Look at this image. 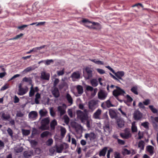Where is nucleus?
I'll list each match as a JSON object with an SVG mask.
<instances>
[{"label": "nucleus", "mask_w": 158, "mask_h": 158, "mask_svg": "<svg viewBox=\"0 0 158 158\" xmlns=\"http://www.w3.org/2000/svg\"><path fill=\"white\" fill-rule=\"evenodd\" d=\"M24 82H26L28 83V86H31L30 89H38V87H35V88H33V85L32 84V81L31 77H24L21 83L19 84V89H24L22 88V86Z\"/></svg>", "instance_id": "1"}, {"label": "nucleus", "mask_w": 158, "mask_h": 158, "mask_svg": "<svg viewBox=\"0 0 158 158\" xmlns=\"http://www.w3.org/2000/svg\"><path fill=\"white\" fill-rule=\"evenodd\" d=\"M76 114L77 118L81 120V123H84L87 119V114L81 110H77Z\"/></svg>", "instance_id": "2"}, {"label": "nucleus", "mask_w": 158, "mask_h": 158, "mask_svg": "<svg viewBox=\"0 0 158 158\" xmlns=\"http://www.w3.org/2000/svg\"><path fill=\"white\" fill-rule=\"evenodd\" d=\"M83 76L86 79H89L92 77V70L90 68L87 67L83 71Z\"/></svg>", "instance_id": "3"}, {"label": "nucleus", "mask_w": 158, "mask_h": 158, "mask_svg": "<svg viewBox=\"0 0 158 158\" xmlns=\"http://www.w3.org/2000/svg\"><path fill=\"white\" fill-rule=\"evenodd\" d=\"M66 77L62 78L59 83L58 85V89H68L69 85L67 82L65 81L67 80Z\"/></svg>", "instance_id": "4"}, {"label": "nucleus", "mask_w": 158, "mask_h": 158, "mask_svg": "<svg viewBox=\"0 0 158 158\" xmlns=\"http://www.w3.org/2000/svg\"><path fill=\"white\" fill-rule=\"evenodd\" d=\"M50 122L48 118H44L41 121V126L40 128L43 130H48L49 127L48 125L49 124Z\"/></svg>", "instance_id": "5"}, {"label": "nucleus", "mask_w": 158, "mask_h": 158, "mask_svg": "<svg viewBox=\"0 0 158 158\" xmlns=\"http://www.w3.org/2000/svg\"><path fill=\"white\" fill-rule=\"evenodd\" d=\"M113 95L118 99V96L120 95H125L126 94L125 91L123 90V89H114L113 92Z\"/></svg>", "instance_id": "6"}, {"label": "nucleus", "mask_w": 158, "mask_h": 158, "mask_svg": "<svg viewBox=\"0 0 158 158\" xmlns=\"http://www.w3.org/2000/svg\"><path fill=\"white\" fill-rule=\"evenodd\" d=\"M98 98L102 100H105L107 95V92L103 89H100L98 93Z\"/></svg>", "instance_id": "7"}, {"label": "nucleus", "mask_w": 158, "mask_h": 158, "mask_svg": "<svg viewBox=\"0 0 158 158\" xmlns=\"http://www.w3.org/2000/svg\"><path fill=\"white\" fill-rule=\"evenodd\" d=\"M120 135L123 139H127L131 137V135L130 130L128 128L125 129L124 130V133H121Z\"/></svg>", "instance_id": "8"}, {"label": "nucleus", "mask_w": 158, "mask_h": 158, "mask_svg": "<svg viewBox=\"0 0 158 158\" xmlns=\"http://www.w3.org/2000/svg\"><path fill=\"white\" fill-rule=\"evenodd\" d=\"M98 101L92 100L89 102V109L94 110L98 106Z\"/></svg>", "instance_id": "9"}, {"label": "nucleus", "mask_w": 158, "mask_h": 158, "mask_svg": "<svg viewBox=\"0 0 158 158\" xmlns=\"http://www.w3.org/2000/svg\"><path fill=\"white\" fill-rule=\"evenodd\" d=\"M102 111L101 110L98 109L94 113L92 117L96 119L101 120L103 119V118L101 117Z\"/></svg>", "instance_id": "10"}, {"label": "nucleus", "mask_w": 158, "mask_h": 158, "mask_svg": "<svg viewBox=\"0 0 158 158\" xmlns=\"http://www.w3.org/2000/svg\"><path fill=\"white\" fill-rule=\"evenodd\" d=\"M119 79H120L121 81H119L121 83L124 84V81L122 77L124 75V73L123 71H119L117 72H115L114 73Z\"/></svg>", "instance_id": "11"}, {"label": "nucleus", "mask_w": 158, "mask_h": 158, "mask_svg": "<svg viewBox=\"0 0 158 158\" xmlns=\"http://www.w3.org/2000/svg\"><path fill=\"white\" fill-rule=\"evenodd\" d=\"M92 25L90 26H88L89 27L95 30H100L101 28V24L97 22H92Z\"/></svg>", "instance_id": "12"}, {"label": "nucleus", "mask_w": 158, "mask_h": 158, "mask_svg": "<svg viewBox=\"0 0 158 158\" xmlns=\"http://www.w3.org/2000/svg\"><path fill=\"white\" fill-rule=\"evenodd\" d=\"M28 116L29 118L31 119L35 120L37 117L38 113L36 111H31L28 114Z\"/></svg>", "instance_id": "13"}, {"label": "nucleus", "mask_w": 158, "mask_h": 158, "mask_svg": "<svg viewBox=\"0 0 158 158\" xmlns=\"http://www.w3.org/2000/svg\"><path fill=\"white\" fill-rule=\"evenodd\" d=\"M71 77L73 81H76L77 79L80 78V74L78 72H74L71 75Z\"/></svg>", "instance_id": "14"}, {"label": "nucleus", "mask_w": 158, "mask_h": 158, "mask_svg": "<svg viewBox=\"0 0 158 158\" xmlns=\"http://www.w3.org/2000/svg\"><path fill=\"white\" fill-rule=\"evenodd\" d=\"M142 114L139 111H136L134 114V117L135 120H139L142 118Z\"/></svg>", "instance_id": "15"}, {"label": "nucleus", "mask_w": 158, "mask_h": 158, "mask_svg": "<svg viewBox=\"0 0 158 158\" xmlns=\"http://www.w3.org/2000/svg\"><path fill=\"white\" fill-rule=\"evenodd\" d=\"M2 114L1 118L4 121L8 120L10 118V115L9 114H6L4 111L1 112Z\"/></svg>", "instance_id": "16"}, {"label": "nucleus", "mask_w": 158, "mask_h": 158, "mask_svg": "<svg viewBox=\"0 0 158 158\" xmlns=\"http://www.w3.org/2000/svg\"><path fill=\"white\" fill-rule=\"evenodd\" d=\"M86 93L91 94V96L94 97L96 94L97 89H85Z\"/></svg>", "instance_id": "17"}, {"label": "nucleus", "mask_w": 158, "mask_h": 158, "mask_svg": "<svg viewBox=\"0 0 158 158\" xmlns=\"http://www.w3.org/2000/svg\"><path fill=\"white\" fill-rule=\"evenodd\" d=\"M39 113L40 116V118L46 116L48 115V112L45 109H41L39 111Z\"/></svg>", "instance_id": "18"}, {"label": "nucleus", "mask_w": 158, "mask_h": 158, "mask_svg": "<svg viewBox=\"0 0 158 158\" xmlns=\"http://www.w3.org/2000/svg\"><path fill=\"white\" fill-rule=\"evenodd\" d=\"M109 114L111 118H114L117 117V114L115 111L112 110L110 109L109 112Z\"/></svg>", "instance_id": "19"}, {"label": "nucleus", "mask_w": 158, "mask_h": 158, "mask_svg": "<svg viewBox=\"0 0 158 158\" xmlns=\"http://www.w3.org/2000/svg\"><path fill=\"white\" fill-rule=\"evenodd\" d=\"M41 78L43 80H48L49 79L50 74L43 72L41 73Z\"/></svg>", "instance_id": "20"}, {"label": "nucleus", "mask_w": 158, "mask_h": 158, "mask_svg": "<svg viewBox=\"0 0 158 158\" xmlns=\"http://www.w3.org/2000/svg\"><path fill=\"white\" fill-rule=\"evenodd\" d=\"M57 110L60 113V116L64 115L65 113V111L64 107L62 106H59L57 107Z\"/></svg>", "instance_id": "21"}, {"label": "nucleus", "mask_w": 158, "mask_h": 158, "mask_svg": "<svg viewBox=\"0 0 158 158\" xmlns=\"http://www.w3.org/2000/svg\"><path fill=\"white\" fill-rule=\"evenodd\" d=\"M107 149V147H105L101 150L99 153V156H105L106 153Z\"/></svg>", "instance_id": "22"}, {"label": "nucleus", "mask_w": 158, "mask_h": 158, "mask_svg": "<svg viewBox=\"0 0 158 158\" xmlns=\"http://www.w3.org/2000/svg\"><path fill=\"white\" fill-rule=\"evenodd\" d=\"M59 79L55 78L53 81V87L54 89H58V85L60 83Z\"/></svg>", "instance_id": "23"}, {"label": "nucleus", "mask_w": 158, "mask_h": 158, "mask_svg": "<svg viewBox=\"0 0 158 158\" xmlns=\"http://www.w3.org/2000/svg\"><path fill=\"white\" fill-rule=\"evenodd\" d=\"M57 125V122L55 119L52 120L50 123V127L51 130H54L55 129V127Z\"/></svg>", "instance_id": "24"}, {"label": "nucleus", "mask_w": 158, "mask_h": 158, "mask_svg": "<svg viewBox=\"0 0 158 158\" xmlns=\"http://www.w3.org/2000/svg\"><path fill=\"white\" fill-rule=\"evenodd\" d=\"M144 142L143 140H141L139 142L138 144V147L140 148L141 151L144 149Z\"/></svg>", "instance_id": "25"}, {"label": "nucleus", "mask_w": 158, "mask_h": 158, "mask_svg": "<svg viewBox=\"0 0 158 158\" xmlns=\"http://www.w3.org/2000/svg\"><path fill=\"white\" fill-rule=\"evenodd\" d=\"M56 152L58 153H60L64 148V145L63 144H61L56 146Z\"/></svg>", "instance_id": "26"}, {"label": "nucleus", "mask_w": 158, "mask_h": 158, "mask_svg": "<svg viewBox=\"0 0 158 158\" xmlns=\"http://www.w3.org/2000/svg\"><path fill=\"white\" fill-rule=\"evenodd\" d=\"M146 148L147 151L152 155L153 154L154 147L151 145H148L147 146Z\"/></svg>", "instance_id": "27"}, {"label": "nucleus", "mask_w": 158, "mask_h": 158, "mask_svg": "<svg viewBox=\"0 0 158 158\" xmlns=\"http://www.w3.org/2000/svg\"><path fill=\"white\" fill-rule=\"evenodd\" d=\"M52 93L54 96L56 98H58L60 96V93L59 89H53Z\"/></svg>", "instance_id": "28"}, {"label": "nucleus", "mask_w": 158, "mask_h": 158, "mask_svg": "<svg viewBox=\"0 0 158 158\" xmlns=\"http://www.w3.org/2000/svg\"><path fill=\"white\" fill-rule=\"evenodd\" d=\"M28 89H18L17 94L19 95H23L26 94Z\"/></svg>", "instance_id": "29"}, {"label": "nucleus", "mask_w": 158, "mask_h": 158, "mask_svg": "<svg viewBox=\"0 0 158 158\" xmlns=\"http://www.w3.org/2000/svg\"><path fill=\"white\" fill-rule=\"evenodd\" d=\"M66 98L67 99V100L68 101V102L70 104V105H71L73 104V99L71 96H70V95L69 94H66Z\"/></svg>", "instance_id": "30"}, {"label": "nucleus", "mask_w": 158, "mask_h": 158, "mask_svg": "<svg viewBox=\"0 0 158 158\" xmlns=\"http://www.w3.org/2000/svg\"><path fill=\"white\" fill-rule=\"evenodd\" d=\"M51 134V133L48 131H46L42 132L40 135V137L42 138L47 137L48 135Z\"/></svg>", "instance_id": "31"}, {"label": "nucleus", "mask_w": 158, "mask_h": 158, "mask_svg": "<svg viewBox=\"0 0 158 158\" xmlns=\"http://www.w3.org/2000/svg\"><path fill=\"white\" fill-rule=\"evenodd\" d=\"M90 60L94 63L99 65H104L103 61L100 60H97L96 59H90Z\"/></svg>", "instance_id": "32"}, {"label": "nucleus", "mask_w": 158, "mask_h": 158, "mask_svg": "<svg viewBox=\"0 0 158 158\" xmlns=\"http://www.w3.org/2000/svg\"><path fill=\"white\" fill-rule=\"evenodd\" d=\"M117 124L118 127L121 128L124 125V121L122 119H119L117 121Z\"/></svg>", "instance_id": "33"}, {"label": "nucleus", "mask_w": 158, "mask_h": 158, "mask_svg": "<svg viewBox=\"0 0 158 158\" xmlns=\"http://www.w3.org/2000/svg\"><path fill=\"white\" fill-rule=\"evenodd\" d=\"M131 130L132 132H135L137 131V127L135 122L132 123Z\"/></svg>", "instance_id": "34"}, {"label": "nucleus", "mask_w": 158, "mask_h": 158, "mask_svg": "<svg viewBox=\"0 0 158 158\" xmlns=\"http://www.w3.org/2000/svg\"><path fill=\"white\" fill-rule=\"evenodd\" d=\"M23 156L25 158H29L31 156V154L29 151H25L23 153Z\"/></svg>", "instance_id": "35"}, {"label": "nucleus", "mask_w": 158, "mask_h": 158, "mask_svg": "<svg viewBox=\"0 0 158 158\" xmlns=\"http://www.w3.org/2000/svg\"><path fill=\"white\" fill-rule=\"evenodd\" d=\"M104 131L107 133L108 134H109L110 133V127L108 125H106L104 127Z\"/></svg>", "instance_id": "36"}, {"label": "nucleus", "mask_w": 158, "mask_h": 158, "mask_svg": "<svg viewBox=\"0 0 158 158\" xmlns=\"http://www.w3.org/2000/svg\"><path fill=\"white\" fill-rule=\"evenodd\" d=\"M91 83L92 85L94 86H96L98 84V81L96 79H93L91 81Z\"/></svg>", "instance_id": "37"}, {"label": "nucleus", "mask_w": 158, "mask_h": 158, "mask_svg": "<svg viewBox=\"0 0 158 158\" xmlns=\"http://www.w3.org/2000/svg\"><path fill=\"white\" fill-rule=\"evenodd\" d=\"M22 131L23 135L25 136L28 135L30 133L29 130L22 129Z\"/></svg>", "instance_id": "38"}, {"label": "nucleus", "mask_w": 158, "mask_h": 158, "mask_svg": "<svg viewBox=\"0 0 158 158\" xmlns=\"http://www.w3.org/2000/svg\"><path fill=\"white\" fill-rule=\"evenodd\" d=\"M57 75L58 76H62L64 73V69L63 68L61 70H58L56 71Z\"/></svg>", "instance_id": "39"}, {"label": "nucleus", "mask_w": 158, "mask_h": 158, "mask_svg": "<svg viewBox=\"0 0 158 158\" xmlns=\"http://www.w3.org/2000/svg\"><path fill=\"white\" fill-rule=\"evenodd\" d=\"M149 107L153 113L155 114L157 112V110L156 108H154L153 106L150 105L149 106Z\"/></svg>", "instance_id": "40"}, {"label": "nucleus", "mask_w": 158, "mask_h": 158, "mask_svg": "<svg viewBox=\"0 0 158 158\" xmlns=\"http://www.w3.org/2000/svg\"><path fill=\"white\" fill-rule=\"evenodd\" d=\"M66 130L64 127H62L60 129V134L62 136H64L65 134Z\"/></svg>", "instance_id": "41"}, {"label": "nucleus", "mask_w": 158, "mask_h": 158, "mask_svg": "<svg viewBox=\"0 0 158 158\" xmlns=\"http://www.w3.org/2000/svg\"><path fill=\"white\" fill-rule=\"evenodd\" d=\"M149 124V123L147 122H143L141 123V125L146 129H148Z\"/></svg>", "instance_id": "42"}, {"label": "nucleus", "mask_w": 158, "mask_h": 158, "mask_svg": "<svg viewBox=\"0 0 158 158\" xmlns=\"http://www.w3.org/2000/svg\"><path fill=\"white\" fill-rule=\"evenodd\" d=\"M107 108H110L114 106L110 102V100H108L105 102Z\"/></svg>", "instance_id": "43"}, {"label": "nucleus", "mask_w": 158, "mask_h": 158, "mask_svg": "<svg viewBox=\"0 0 158 158\" xmlns=\"http://www.w3.org/2000/svg\"><path fill=\"white\" fill-rule=\"evenodd\" d=\"M123 154L124 155H129L131 153V152L130 150H128L126 148H124L123 149Z\"/></svg>", "instance_id": "44"}, {"label": "nucleus", "mask_w": 158, "mask_h": 158, "mask_svg": "<svg viewBox=\"0 0 158 158\" xmlns=\"http://www.w3.org/2000/svg\"><path fill=\"white\" fill-rule=\"evenodd\" d=\"M83 86L82 87L84 89H94L92 86L87 85L84 83H83ZM94 89H97V88H95Z\"/></svg>", "instance_id": "45"}, {"label": "nucleus", "mask_w": 158, "mask_h": 158, "mask_svg": "<svg viewBox=\"0 0 158 158\" xmlns=\"http://www.w3.org/2000/svg\"><path fill=\"white\" fill-rule=\"evenodd\" d=\"M83 86L82 87L84 89H94L92 86L87 85L84 83H83ZM94 89H97V88H95Z\"/></svg>", "instance_id": "46"}, {"label": "nucleus", "mask_w": 158, "mask_h": 158, "mask_svg": "<svg viewBox=\"0 0 158 158\" xmlns=\"http://www.w3.org/2000/svg\"><path fill=\"white\" fill-rule=\"evenodd\" d=\"M89 139L90 140H92L95 139L96 136L95 134L93 132H91L90 133Z\"/></svg>", "instance_id": "47"}, {"label": "nucleus", "mask_w": 158, "mask_h": 158, "mask_svg": "<svg viewBox=\"0 0 158 158\" xmlns=\"http://www.w3.org/2000/svg\"><path fill=\"white\" fill-rule=\"evenodd\" d=\"M20 6L21 5L19 4H18L17 3H13L12 4V8L14 9H17L20 7Z\"/></svg>", "instance_id": "48"}, {"label": "nucleus", "mask_w": 158, "mask_h": 158, "mask_svg": "<svg viewBox=\"0 0 158 158\" xmlns=\"http://www.w3.org/2000/svg\"><path fill=\"white\" fill-rule=\"evenodd\" d=\"M28 26H29V25H23L17 27V28L18 29L20 30L21 31H22L24 30L25 28L27 27Z\"/></svg>", "instance_id": "49"}, {"label": "nucleus", "mask_w": 158, "mask_h": 158, "mask_svg": "<svg viewBox=\"0 0 158 158\" xmlns=\"http://www.w3.org/2000/svg\"><path fill=\"white\" fill-rule=\"evenodd\" d=\"M23 151V148L22 147L16 148L15 149V152L16 153L21 152Z\"/></svg>", "instance_id": "50"}, {"label": "nucleus", "mask_w": 158, "mask_h": 158, "mask_svg": "<svg viewBox=\"0 0 158 158\" xmlns=\"http://www.w3.org/2000/svg\"><path fill=\"white\" fill-rule=\"evenodd\" d=\"M7 131L8 134L11 137H12L13 132L12 130L10 128H8L7 129Z\"/></svg>", "instance_id": "51"}, {"label": "nucleus", "mask_w": 158, "mask_h": 158, "mask_svg": "<svg viewBox=\"0 0 158 158\" xmlns=\"http://www.w3.org/2000/svg\"><path fill=\"white\" fill-rule=\"evenodd\" d=\"M24 115V114L21 111H17L16 116L17 117H22Z\"/></svg>", "instance_id": "52"}, {"label": "nucleus", "mask_w": 158, "mask_h": 158, "mask_svg": "<svg viewBox=\"0 0 158 158\" xmlns=\"http://www.w3.org/2000/svg\"><path fill=\"white\" fill-rule=\"evenodd\" d=\"M93 153V151L89 150L87 152L85 155V157L86 158H88L90 157Z\"/></svg>", "instance_id": "53"}, {"label": "nucleus", "mask_w": 158, "mask_h": 158, "mask_svg": "<svg viewBox=\"0 0 158 158\" xmlns=\"http://www.w3.org/2000/svg\"><path fill=\"white\" fill-rule=\"evenodd\" d=\"M53 142V140L52 139H48L46 142V144L48 146L51 145Z\"/></svg>", "instance_id": "54"}, {"label": "nucleus", "mask_w": 158, "mask_h": 158, "mask_svg": "<svg viewBox=\"0 0 158 158\" xmlns=\"http://www.w3.org/2000/svg\"><path fill=\"white\" fill-rule=\"evenodd\" d=\"M81 22L83 23H92V21L89 20L88 19H84L81 20Z\"/></svg>", "instance_id": "55"}, {"label": "nucleus", "mask_w": 158, "mask_h": 158, "mask_svg": "<svg viewBox=\"0 0 158 158\" xmlns=\"http://www.w3.org/2000/svg\"><path fill=\"white\" fill-rule=\"evenodd\" d=\"M97 71L100 74H103L105 73V71L102 69H96Z\"/></svg>", "instance_id": "56"}, {"label": "nucleus", "mask_w": 158, "mask_h": 158, "mask_svg": "<svg viewBox=\"0 0 158 158\" xmlns=\"http://www.w3.org/2000/svg\"><path fill=\"white\" fill-rule=\"evenodd\" d=\"M30 142L31 144L34 146H35L37 143V142L35 140H31Z\"/></svg>", "instance_id": "57"}, {"label": "nucleus", "mask_w": 158, "mask_h": 158, "mask_svg": "<svg viewBox=\"0 0 158 158\" xmlns=\"http://www.w3.org/2000/svg\"><path fill=\"white\" fill-rule=\"evenodd\" d=\"M33 69H32V67H28L27 68H26V69H25L23 71V72H29L31 70H33Z\"/></svg>", "instance_id": "58"}, {"label": "nucleus", "mask_w": 158, "mask_h": 158, "mask_svg": "<svg viewBox=\"0 0 158 158\" xmlns=\"http://www.w3.org/2000/svg\"><path fill=\"white\" fill-rule=\"evenodd\" d=\"M20 76L19 74H16L14 75L8 81H10L12 80H14L16 78H17Z\"/></svg>", "instance_id": "59"}, {"label": "nucleus", "mask_w": 158, "mask_h": 158, "mask_svg": "<svg viewBox=\"0 0 158 158\" xmlns=\"http://www.w3.org/2000/svg\"><path fill=\"white\" fill-rule=\"evenodd\" d=\"M53 62V60L52 59L47 60L45 61V64L47 65H48L50 64L51 63Z\"/></svg>", "instance_id": "60"}, {"label": "nucleus", "mask_w": 158, "mask_h": 158, "mask_svg": "<svg viewBox=\"0 0 158 158\" xmlns=\"http://www.w3.org/2000/svg\"><path fill=\"white\" fill-rule=\"evenodd\" d=\"M114 156L115 158H121L120 154L118 152H114Z\"/></svg>", "instance_id": "61"}, {"label": "nucleus", "mask_w": 158, "mask_h": 158, "mask_svg": "<svg viewBox=\"0 0 158 158\" xmlns=\"http://www.w3.org/2000/svg\"><path fill=\"white\" fill-rule=\"evenodd\" d=\"M150 102V100L149 99H147L145 100L143 102V104L144 105L147 106L148 105L149 103Z\"/></svg>", "instance_id": "62"}, {"label": "nucleus", "mask_w": 158, "mask_h": 158, "mask_svg": "<svg viewBox=\"0 0 158 158\" xmlns=\"http://www.w3.org/2000/svg\"><path fill=\"white\" fill-rule=\"evenodd\" d=\"M117 140L118 144L122 145L125 144V141L124 140L119 139H118Z\"/></svg>", "instance_id": "63"}, {"label": "nucleus", "mask_w": 158, "mask_h": 158, "mask_svg": "<svg viewBox=\"0 0 158 158\" xmlns=\"http://www.w3.org/2000/svg\"><path fill=\"white\" fill-rule=\"evenodd\" d=\"M113 151V149L112 148H110L107 152V158H110V154L111 152Z\"/></svg>", "instance_id": "64"}]
</instances>
